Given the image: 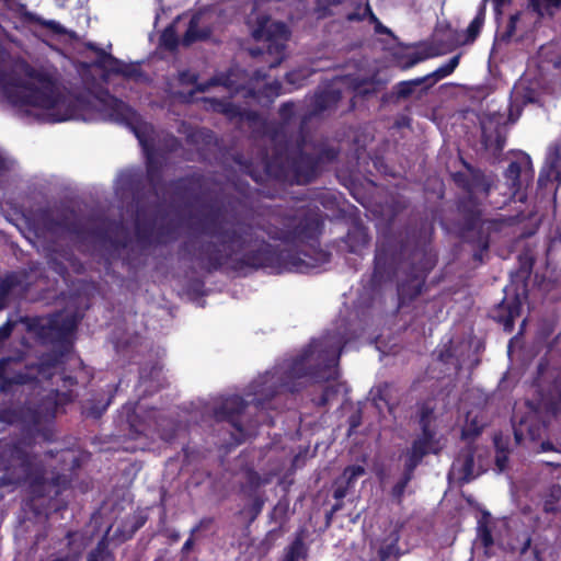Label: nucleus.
I'll return each instance as SVG.
<instances>
[{
  "label": "nucleus",
  "mask_w": 561,
  "mask_h": 561,
  "mask_svg": "<svg viewBox=\"0 0 561 561\" xmlns=\"http://www.w3.org/2000/svg\"><path fill=\"white\" fill-rule=\"evenodd\" d=\"M101 102L108 118L128 125L138 139L147 159L149 188L145 192L140 172H122L115 185V195L121 203L119 219L93 216L59 219L45 213L42 221L48 232L69 234L81 251L99 252L108 264L117 259L130 261L128 247L131 238L124 222L128 218L134 221L136 243L141 251L174 242L187 230L191 237L182 248L207 271L219 268L243 251L247 252L238 262L240 270L262 267L277 274L309 273L330 261L331 253L314 249L322 226L316 217H302L291 229L283 232L286 243H307L313 254L305 250H272L259 236L253 224V210L245 196L225 194L205 199L185 217L179 207L197 202L202 188L199 178H181L165 187L147 134L149 127L135 124L136 112L122 100L106 93Z\"/></svg>",
  "instance_id": "obj_1"
},
{
  "label": "nucleus",
  "mask_w": 561,
  "mask_h": 561,
  "mask_svg": "<svg viewBox=\"0 0 561 561\" xmlns=\"http://www.w3.org/2000/svg\"><path fill=\"white\" fill-rule=\"evenodd\" d=\"M348 337L340 330L328 332L310 344L293 360L277 366L273 371H266L251 385L253 398L245 401L239 396H229L218 400L211 408L217 422H227L233 428L231 433L234 445L245 442L249 433L243 425L244 410L253 404L256 409H265L272 398L284 388L290 392L299 391L305 381L328 383L317 401L327 405L341 392L343 385L336 382L339 376V359Z\"/></svg>",
  "instance_id": "obj_2"
},
{
  "label": "nucleus",
  "mask_w": 561,
  "mask_h": 561,
  "mask_svg": "<svg viewBox=\"0 0 561 561\" xmlns=\"http://www.w3.org/2000/svg\"><path fill=\"white\" fill-rule=\"evenodd\" d=\"M433 230L427 221H421L408 227L400 242L386 237L377 244L371 280L380 285L402 274L398 283L400 305H408L422 294L427 274L436 264L431 247Z\"/></svg>",
  "instance_id": "obj_3"
},
{
  "label": "nucleus",
  "mask_w": 561,
  "mask_h": 561,
  "mask_svg": "<svg viewBox=\"0 0 561 561\" xmlns=\"http://www.w3.org/2000/svg\"><path fill=\"white\" fill-rule=\"evenodd\" d=\"M463 170L451 173V180L465 194L456 199L458 214V231L460 238L477 250L472 257L482 263L483 253L490 248V237L501 229L502 222L495 219L483 218V202L495 185V175L486 173L460 158Z\"/></svg>",
  "instance_id": "obj_4"
},
{
  "label": "nucleus",
  "mask_w": 561,
  "mask_h": 561,
  "mask_svg": "<svg viewBox=\"0 0 561 561\" xmlns=\"http://www.w3.org/2000/svg\"><path fill=\"white\" fill-rule=\"evenodd\" d=\"M23 75L0 67V89L10 103L31 106L27 111L37 121L58 123L72 117L70 101L57 81L46 72L25 64Z\"/></svg>",
  "instance_id": "obj_5"
},
{
  "label": "nucleus",
  "mask_w": 561,
  "mask_h": 561,
  "mask_svg": "<svg viewBox=\"0 0 561 561\" xmlns=\"http://www.w3.org/2000/svg\"><path fill=\"white\" fill-rule=\"evenodd\" d=\"M265 141L267 148L263 161L266 173L276 178L291 173L297 183H310L318 175L319 159L304 150L305 139L301 135L293 141L282 125L268 130Z\"/></svg>",
  "instance_id": "obj_6"
},
{
  "label": "nucleus",
  "mask_w": 561,
  "mask_h": 561,
  "mask_svg": "<svg viewBox=\"0 0 561 561\" xmlns=\"http://www.w3.org/2000/svg\"><path fill=\"white\" fill-rule=\"evenodd\" d=\"M41 462L33 453L31 437L0 440V470L4 476L3 484H21L27 482L41 471Z\"/></svg>",
  "instance_id": "obj_7"
},
{
  "label": "nucleus",
  "mask_w": 561,
  "mask_h": 561,
  "mask_svg": "<svg viewBox=\"0 0 561 561\" xmlns=\"http://www.w3.org/2000/svg\"><path fill=\"white\" fill-rule=\"evenodd\" d=\"M288 36L289 32L285 23L262 18L252 31V37L259 45L249 48V54L254 58L262 57L270 69L276 68L286 57Z\"/></svg>",
  "instance_id": "obj_8"
},
{
  "label": "nucleus",
  "mask_w": 561,
  "mask_h": 561,
  "mask_svg": "<svg viewBox=\"0 0 561 561\" xmlns=\"http://www.w3.org/2000/svg\"><path fill=\"white\" fill-rule=\"evenodd\" d=\"M527 414L520 420H527L525 430L530 442H536L542 437L551 417L561 413V379L557 380L553 390L543 394L538 392V397L527 400Z\"/></svg>",
  "instance_id": "obj_9"
},
{
  "label": "nucleus",
  "mask_w": 561,
  "mask_h": 561,
  "mask_svg": "<svg viewBox=\"0 0 561 561\" xmlns=\"http://www.w3.org/2000/svg\"><path fill=\"white\" fill-rule=\"evenodd\" d=\"M488 450L472 442H468L456 455L448 471L449 482L456 480L458 485H465L485 472L483 461Z\"/></svg>",
  "instance_id": "obj_10"
},
{
  "label": "nucleus",
  "mask_w": 561,
  "mask_h": 561,
  "mask_svg": "<svg viewBox=\"0 0 561 561\" xmlns=\"http://www.w3.org/2000/svg\"><path fill=\"white\" fill-rule=\"evenodd\" d=\"M30 499L25 501L24 508L41 516L45 514L49 500L58 496L67 483V477L57 474L51 479L43 476L42 470L30 480Z\"/></svg>",
  "instance_id": "obj_11"
},
{
  "label": "nucleus",
  "mask_w": 561,
  "mask_h": 561,
  "mask_svg": "<svg viewBox=\"0 0 561 561\" xmlns=\"http://www.w3.org/2000/svg\"><path fill=\"white\" fill-rule=\"evenodd\" d=\"M518 116L519 110L515 115L512 108L507 118L497 112L484 115L480 119L481 144L484 150L491 152L494 157L499 156L506 142L508 123H514Z\"/></svg>",
  "instance_id": "obj_12"
},
{
  "label": "nucleus",
  "mask_w": 561,
  "mask_h": 561,
  "mask_svg": "<svg viewBox=\"0 0 561 561\" xmlns=\"http://www.w3.org/2000/svg\"><path fill=\"white\" fill-rule=\"evenodd\" d=\"M19 322L25 324L27 332L35 333L39 339L47 340L57 336H66L77 328L73 317L60 318L58 314L49 317H21Z\"/></svg>",
  "instance_id": "obj_13"
},
{
  "label": "nucleus",
  "mask_w": 561,
  "mask_h": 561,
  "mask_svg": "<svg viewBox=\"0 0 561 561\" xmlns=\"http://www.w3.org/2000/svg\"><path fill=\"white\" fill-rule=\"evenodd\" d=\"M526 298V285L515 288L513 293L506 288L504 298L490 311V318L502 324L505 332L511 333L514 330L515 319L520 316Z\"/></svg>",
  "instance_id": "obj_14"
},
{
  "label": "nucleus",
  "mask_w": 561,
  "mask_h": 561,
  "mask_svg": "<svg viewBox=\"0 0 561 561\" xmlns=\"http://www.w3.org/2000/svg\"><path fill=\"white\" fill-rule=\"evenodd\" d=\"M421 434H419L408 447L402 456H409L420 462L430 455L438 456L446 447L447 439L443 435H438L433 424L420 425Z\"/></svg>",
  "instance_id": "obj_15"
},
{
  "label": "nucleus",
  "mask_w": 561,
  "mask_h": 561,
  "mask_svg": "<svg viewBox=\"0 0 561 561\" xmlns=\"http://www.w3.org/2000/svg\"><path fill=\"white\" fill-rule=\"evenodd\" d=\"M88 47L96 53L95 65L104 71L125 79L140 81L145 78V73L138 64H126L103 49L98 48L94 44L89 43Z\"/></svg>",
  "instance_id": "obj_16"
},
{
  "label": "nucleus",
  "mask_w": 561,
  "mask_h": 561,
  "mask_svg": "<svg viewBox=\"0 0 561 561\" xmlns=\"http://www.w3.org/2000/svg\"><path fill=\"white\" fill-rule=\"evenodd\" d=\"M342 99V91L335 84H332L317 93L311 100V108L301 117L300 129L314 116L334 108Z\"/></svg>",
  "instance_id": "obj_17"
},
{
  "label": "nucleus",
  "mask_w": 561,
  "mask_h": 561,
  "mask_svg": "<svg viewBox=\"0 0 561 561\" xmlns=\"http://www.w3.org/2000/svg\"><path fill=\"white\" fill-rule=\"evenodd\" d=\"M27 288L25 275L18 272L0 276V311L9 306L15 294L24 293Z\"/></svg>",
  "instance_id": "obj_18"
},
{
  "label": "nucleus",
  "mask_w": 561,
  "mask_h": 561,
  "mask_svg": "<svg viewBox=\"0 0 561 561\" xmlns=\"http://www.w3.org/2000/svg\"><path fill=\"white\" fill-rule=\"evenodd\" d=\"M48 265L51 271L64 278L68 275V265L72 267L76 273L83 271L82 263L70 250H62L61 252L54 251L48 259Z\"/></svg>",
  "instance_id": "obj_19"
},
{
  "label": "nucleus",
  "mask_w": 561,
  "mask_h": 561,
  "mask_svg": "<svg viewBox=\"0 0 561 561\" xmlns=\"http://www.w3.org/2000/svg\"><path fill=\"white\" fill-rule=\"evenodd\" d=\"M556 181L561 184V144H556L546 158V168L539 175L538 184L546 185L548 182Z\"/></svg>",
  "instance_id": "obj_20"
},
{
  "label": "nucleus",
  "mask_w": 561,
  "mask_h": 561,
  "mask_svg": "<svg viewBox=\"0 0 561 561\" xmlns=\"http://www.w3.org/2000/svg\"><path fill=\"white\" fill-rule=\"evenodd\" d=\"M341 82L350 90L363 98L376 94L387 81L378 78L376 75L369 78H344Z\"/></svg>",
  "instance_id": "obj_21"
},
{
  "label": "nucleus",
  "mask_w": 561,
  "mask_h": 561,
  "mask_svg": "<svg viewBox=\"0 0 561 561\" xmlns=\"http://www.w3.org/2000/svg\"><path fill=\"white\" fill-rule=\"evenodd\" d=\"M266 483L267 480L263 479L257 471L249 468L244 471L243 480L240 483V492L248 500L266 497L265 493L261 491V488Z\"/></svg>",
  "instance_id": "obj_22"
},
{
  "label": "nucleus",
  "mask_w": 561,
  "mask_h": 561,
  "mask_svg": "<svg viewBox=\"0 0 561 561\" xmlns=\"http://www.w3.org/2000/svg\"><path fill=\"white\" fill-rule=\"evenodd\" d=\"M401 458L404 459L403 471L398 482L391 489V496L398 504H401L405 489L414 478L415 469L422 463L409 456L401 455Z\"/></svg>",
  "instance_id": "obj_23"
},
{
  "label": "nucleus",
  "mask_w": 561,
  "mask_h": 561,
  "mask_svg": "<svg viewBox=\"0 0 561 561\" xmlns=\"http://www.w3.org/2000/svg\"><path fill=\"white\" fill-rule=\"evenodd\" d=\"M202 16L196 13L191 18L187 28L181 39L183 47H190L194 43L204 42L211 36V30L208 26L199 27Z\"/></svg>",
  "instance_id": "obj_24"
},
{
  "label": "nucleus",
  "mask_w": 561,
  "mask_h": 561,
  "mask_svg": "<svg viewBox=\"0 0 561 561\" xmlns=\"http://www.w3.org/2000/svg\"><path fill=\"white\" fill-rule=\"evenodd\" d=\"M227 89L239 92L241 90H251L250 84L252 83V75L249 70L243 69L239 66H231L227 71L224 72Z\"/></svg>",
  "instance_id": "obj_25"
},
{
  "label": "nucleus",
  "mask_w": 561,
  "mask_h": 561,
  "mask_svg": "<svg viewBox=\"0 0 561 561\" xmlns=\"http://www.w3.org/2000/svg\"><path fill=\"white\" fill-rule=\"evenodd\" d=\"M460 60V55H456L449 59V61L442 67L437 68L435 71L424 76L423 78L426 79V84L423 88L420 89V91L416 94V99L421 100L424 95L427 94L431 87H433L438 80L449 76L454 72V70L457 68Z\"/></svg>",
  "instance_id": "obj_26"
},
{
  "label": "nucleus",
  "mask_w": 561,
  "mask_h": 561,
  "mask_svg": "<svg viewBox=\"0 0 561 561\" xmlns=\"http://www.w3.org/2000/svg\"><path fill=\"white\" fill-rule=\"evenodd\" d=\"M393 386L388 382H383L371 389V400L374 405L381 411V407L379 402H383L389 413H393L396 408L399 404L398 398L393 396Z\"/></svg>",
  "instance_id": "obj_27"
},
{
  "label": "nucleus",
  "mask_w": 561,
  "mask_h": 561,
  "mask_svg": "<svg viewBox=\"0 0 561 561\" xmlns=\"http://www.w3.org/2000/svg\"><path fill=\"white\" fill-rule=\"evenodd\" d=\"M370 237L367 228L359 222H355L346 234L345 242L348 247L350 252L359 253V251L367 247Z\"/></svg>",
  "instance_id": "obj_28"
},
{
  "label": "nucleus",
  "mask_w": 561,
  "mask_h": 561,
  "mask_svg": "<svg viewBox=\"0 0 561 561\" xmlns=\"http://www.w3.org/2000/svg\"><path fill=\"white\" fill-rule=\"evenodd\" d=\"M154 428L162 440L170 443L176 437L180 424L173 419L160 414L154 420Z\"/></svg>",
  "instance_id": "obj_29"
},
{
  "label": "nucleus",
  "mask_w": 561,
  "mask_h": 561,
  "mask_svg": "<svg viewBox=\"0 0 561 561\" xmlns=\"http://www.w3.org/2000/svg\"><path fill=\"white\" fill-rule=\"evenodd\" d=\"M469 347L467 343H459L454 345L453 342H449V345L442 350L438 354V360L444 364L454 365L455 369L459 371L463 364L461 348Z\"/></svg>",
  "instance_id": "obj_30"
},
{
  "label": "nucleus",
  "mask_w": 561,
  "mask_h": 561,
  "mask_svg": "<svg viewBox=\"0 0 561 561\" xmlns=\"http://www.w3.org/2000/svg\"><path fill=\"white\" fill-rule=\"evenodd\" d=\"M265 502L266 497L252 499L238 511L237 516L244 519L245 528H249L256 520L263 511Z\"/></svg>",
  "instance_id": "obj_31"
},
{
  "label": "nucleus",
  "mask_w": 561,
  "mask_h": 561,
  "mask_svg": "<svg viewBox=\"0 0 561 561\" xmlns=\"http://www.w3.org/2000/svg\"><path fill=\"white\" fill-rule=\"evenodd\" d=\"M400 534L398 530H392L385 542L378 549V561H387L391 557H400L401 550L399 547Z\"/></svg>",
  "instance_id": "obj_32"
},
{
  "label": "nucleus",
  "mask_w": 561,
  "mask_h": 561,
  "mask_svg": "<svg viewBox=\"0 0 561 561\" xmlns=\"http://www.w3.org/2000/svg\"><path fill=\"white\" fill-rule=\"evenodd\" d=\"M426 84V79L423 77L415 78L412 80L407 81H400L396 85H393L396 98L398 99V102L408 100L412 94L415 92V89L417 87L423 88Z\"/></svg>",
  "instance_id": "obj_33"
},
{
  "label": "nucleus",
  "mask_w": 561,
  "mask_h": 561,
  "mask_svg": "<svg viewBox=\"0 0 561 561\" xmlns=\"http://www.w3.org/2000/svg\"><path fill=\"white\" fill-rule=\"evenodd\" d=\"M484 424L479 421L478 416H471L469 412L466 416V423L461 428V439L474 443V439L481 435Z\"/></svg>",
  "instance_id": "obj_34"
},
{
  "label": "nucleus",
  "mask_w": 561,
  "mask_h": 561,
  "mask_svg": "<svg viewBox=\"0 0 561 561\" xmlns=\"http://www.w3.org/2000/svg\"><path fill=\"white\" fill-rule=\"evenodd\" d=\"M485 4L486 3L482 1L476 18L469 24L466 31V39L463 42L465 44L473 43L479 36L485 19Z\"/></svg>",
  "instance_id": "obj_35"
},
{
  "label": "nucleus",
  "mask_w": 561,
  "mask_h": 561,
  "mask_svg": "<svg viewBox=\"0 0 561 561\" xmlns=\"http://www.w3.org/2000/svg\"><path fill=\"white\" fill-rule=\"evenodd\" d=\"M307 557V547L304 542V536L297 535L295 540L287 548L283 561H299Z\"/></svg>",
  "instance_id": "obj_36"
},
{
  "label": "nucleus",
  "mask_w": 561,
  "mask_h": 561,
  "mask_svg": "<svg viewBox=\"0 0 561 561\" xmlns=\"http://www.w3.org/2000/svg\"><path fill=\"white\" fill-rule=\"evenodd\" d=\"M529 4L538 15L553 16L561 7V0H529Z\"/></svg>",
  "instance_id": "obj_37"
},
{
  "label": "nucleus",
  "mask_w": 561,
  "mask_h": 561,
  "mask_svg": "<svg viewBox=\"0 0 561 561\" xmlns=\"http://www.w3.org/2000/svg\"><path fill=\"white\" fill-rule=\"evenodd\" d=\"M520 165L518 162L513 161L508 164L505 170L506 184L510 187L513 195H515L522 187L520 183Z\"/></svg>",
  "instance_id": "obj_38"
},
{
  "label": "nucleus",
  "mask_w": 561,
  "mask_h": 561,
  "mask_svg": "<svg viewBox=\"0 0 561 561\" xmlns=\"http://www.w3.org/2000/svg\"><path fill=\"white\" fill-rule=\"evenodd\" d=\"M111 558H113V554L108 548V541L104 536L88 553L87 561H106Z\"/></svg>",
  "instance_id": "obj_39"
},
{
  "label": "nucleus",
  "mask_w": 561,
  "mask_h": 561,
  "mask_svg": "<svg viewBox=\"0 0 561 561\" xmlns=\"http://www.w3.org/2000/svg\"><path fill=\"white\" fill-rule=\"evenodd\" d=\"M561 500V485L552 484L543 502V511L548 514H556L559 508L557 503Z\"/></svg>",
  "instance_id": "obj_40"
},
{
  "label": "nucleus",
  "mask_w": 561,
  "mask_h": 561,
  "mask_svg": "<svg viewBox=\"0 0 561 561\" xmlns=\"http://www.w3.org/2000/svg\"><path fill=\"white\" fill-rule=\"evenodd\" d=\"M477 537L481 545L483 546V548H485V556H489L488 550L494 545L491 525H483L482 523H477Z\"/></svg>",
  "instance_id": "obj_41"
},
{
  "label": "nucleus",
  "mask_w": 561,
  "mask_h": 561,
  "mask_svg": "<svg viewBox=\"0 0 561 561\" xmlns=\"http://www.w3.org/2000/svg\"><path fill=\"white\" fill-rule=\"evenodd\" d=\"M160 44L169 50H174L178 47L179 38L173 24L164 28L160 36Z\"/></svg>",
  "instance_id": "obj_42"
},
{
  "label": "nucleus",
  "mask_w": 561,
  "mask_h": 561,
  "mask_svg": "<svg viewBox=\"0 0 561 561\" xmlns=\"http://www.w3.org/2000/svg\"><path fill=\"white\" fill-rule=\"evenodd\" d=\"M365 473V469L364 467L359 466V465H354V466H348L344 469L342 476H341V480L347 484L348 486H351L353 484V482L360 476H363Z\"/></svg>",
  "instance_id": "obj_43"
},
{
  "label": "nucleus",
  "mask_w": 561,
  "mask_h": 561,
  "mask_svg": "<svg viewBox=\"0 0 561 561\" xmlns=\"http://www.w3.org/2000/svg\"><path fill=\"white\" fill-rule=\"evenodd\" d=\"M435 420L434 408L423 403L419 409V425L433 424Z\"/></svg>",
  "instance_id": "obj_44"
},
{
  "label": "nucleus",
  "mask_w": 561,
  "mask_h": 561,
  "mask_svg": "<svg viewBox=\"0 0 561 561\" xmlns=\"http://www.w3.org/2000/svg\"><path fill=\"white\" fill-rule=\"evenodd\" d=\"M278 114L284 123V125L288 124L295 114V103L294 102H285L280 105Z\"/></svg>",
  "instance_id": "obj_45"
},
{
  "label": "nucleus",
  "mask_w": 561,
  "mask_h": 561,
  "mask_svg": "<svg viewBox=\"0 0 561 561\" xmlns=\"http://www.w3.org/2000/svg\"><path fill=\"white\" fill-rule=\"evenodd\" d=\"M234 160L240 165V169L243 173L250 175L256 183H260L262 181V175L253 170L252 163L243 162L241 160V157H236Z\"/></svg>",
  "instance_id": "obj_46"
},
{
  "label": "nucleus",
  "mask_w": 561,
  "mask_h": 561,
  "mask_svg": "<svg viewBox=\"0 0 561 561\" xmlns=\"http://www.w3.org/2000/svg\"><path fill=\"white\" fill-rule=\"evenodd\" d=\"M317 159H319V165L323 162H331L336 159L337 151L334 148H324L314 152Z\"/></svg>",
  "instance_id": "obj_47"
},
{
  "label": "nucleus",
  "mask_w": 561,
  "mask_h": 561,
  "mask_svg": "<svg viewBox=\"0 0 561 561\" xmlns=\"http://www.w3.org/2000/svg\"><path fill=\"white\" fill-rule=\"evenodd\" d=\"M525 425H527V420H520L518 424L513 425V434L516 445H522L525 440Z\"/></svg>",
  "instance_id": "obj_48"
},
{
  "label": "nucleus",
  "mask_w": 561,
  "mask_h": 561,
  "mask_svg": "<svg viewBox=\"0 0 561 561\" xmlns=\"http://www.w3.org/2000/svg\"><path fill=\"white\" fill-rule=\"evenodd\" d=\"M425 56H423L421 53H412L407 55L405 60L402 62L401 68L402 69H409L420 61L424 60Z\"/></svg>",
  "instance_id": "obj_49"
},
{
  "label": "nucleus",
  "mask_w": 561,
  "mask_h": 561,
  "mask_svg": "<svg viewBox=\"0 0 561 561\" xmlns=\"http://www.w3.org/2000/svg\"><path fill=\"white\" fill-rule=\"evenodd\" d=\"M335 484L336 488L333 491V497L336 501H341L346 496L350 486L345 484L341 479L336 480Z\"/></svg>",
  "instance_id": "obj_50"
},
{
  "label": "nucleus",
  "mask_w": 561,
  "mask_h": 561,
  "mask_svg": "<svg viewBox=\"0 0 561 561\" xmlns=\"http://www.w3.org/2000/svg\"><path fill=\"white\" fill-rule=\"evenodd\" d=\"M369 21L375 25V33L390 36L393 35L392 31L389 27L382 25V23L378 20V18L375 14H371V19Z\"/></svg>",
  "instance_id": "obj_51"
},
{
  "label": "nucleus",
  "mask_w": 561,
  "mask_h": 561,
  "mask_svg": "<svg viewBox=\"0 0 561 561\" xmlns=\"http://www.w3.org/2000/svg\"><path fill=\"white\" fill-rule=\"evenodd\" d=\"M317 1V12L327 14L330 7L337 5L341 3V0H316Z\"/></svg>",
  "instance_id": "obj_52"
},
{
  "label": "nucleus",
  "mask_w": 561,
  "mask_h": 561,
  "mask_svg": "<svg viewBox=\"0 0 561 561\" xmlns=\"http://www.w3.org/2000/svg\"><path fill=\"white\" fill-rule=\"evenodd\" d=\"M507 462H508V451H506V453H502V451L496 453L495 466L497 467L500 472H503L506 469Z\"/></svg>",
  "instance_id": "obj_53"
},
{
  "label": "nucleus",
  "mask_w": 561,
  "mask_h": 561,
  "mask_svg": "<svg viewBox=\"0 0 561 561\" xmlns=\"http://www.w3.org/2000/svg\"><path fill=\"white\" fill-rule=\"evenodd\" d=\"M15 325V322L8 320L3 325L0 327V342L7 340Z\"/></svg>",
  "instance_id": "obj_54"
},
{
  "label": "nucleus",
  "mask_w": 561,
  "mask_h": 561,
  "mask_svg": "<svg viewBox=\"0 0 561 561\" xmlns=\"http://www.w3.org/2000/svg\"><path fill=\"white\" fill-rule=\"evenodd\" d=\"M213 524V518L210 517H205V518H202L190 531V535L191 536H194L195 534H197L198 531L203 530V529H208V527Z\"/></svg>",
  "instance_id": "obj_55"
},
{
  "label": "nucleus",
  "mask_w": 561,
  "mask_h": 561,
  "mask_svg": "<svg viewBox=\"0 0 561 561\" xmlns=\"http://www.w3.org/2000/svg\"><path fill=\"white\" fill-rule=\"evenodd\" d=\"M207 83H208L209 89L213 87H218V85H222V87L227 88L224 72L216 73L215 76H213L210 79L207 80Z\"/></svg>",
  "instance_id": "obj_56"
},
{
  "label": "nucleus",
  "mask_w": 561,
  "mask_h": 561,
  "mask_svg": "<svg viewBox=\"0 0 561 561\" xmlns=\"http://www.w3.org/2000/svg\"><path fill=\"white\" fill-rule=\"evenodd\" d=\"M198 80L197 73H192L190 71H183L180 73V81L183 84H195Z\"/></svg>",
  "instance_id": "obj_57"
},
{
  "label": "nucleus",
  "mask_w": 561,
  "mask_h": 561,
  "mask_svg": "<svg viewBox=\"0 0 561 561\" xmlns=\"http://www.w3.org/2000/svg\"><path fill=\"white\" fill-rule=\"evenodd\" d=\"M222 114H225L229 118H234L241 116V110L238 105L229 102V104L226 105V110H222Z\"/></svg>",
  "instance_id": "obj_58"
},
{
  "label": "nucleus",
  "mask_w": 561,
  "mask_h": 561,
  "mask_svg": "<svg viewBox=\"0 0 561 561\" xmlns=\"http://www.w3.org/2000/svg\"><path fill=\"white\" fill-rule=\"evenodd\" d=\"M204 101L209 102L211 104L214 111H216L218 113H222V110H226V105L229 104V102H225V101L217 100V99L205 98Z\"/></svg>",
  "instance_id": "obj_59"
},
{
  "label": "nucleus",
  "mask_w": 561,
  "mask_h": 561,
  "mask_svg": "<svg viewBox=\"0 0 561 561\" xmlns=\"http://www.w3.org/2000/svg\"><path fill=\"white\" fill-rule=\"evenodd\" d=\"M285 80L289 84L300 85L301 76L299 72L290 71L286 73Z\"/></svg>",
  "instance_id": "obj_60"
},
{
  "label": "nucleus",
  "mask_w": 561,
  "mask_h": 561,
  "mask_svg": "<svg viewBox=\"0 0 561 561\" xmlns=\"http://www.w3.org/2000/svg\"><path fill=\"white\" fill-rule=\"evenodd\" d=\"M382 104H399L398 99L396 98L394 89L392 88L390 92L385 93L381 96Z\"/></svg>",
  "instance_id": "obj_61"
},
{
  "label": "nucleus",
  "mask_w": 561,
  "mask_h": 561,
  "mask_svg": "<svg viewBox=\"0 0 561 561\" xmlns=\"http://www.w3.org/2000/svg\"><path fill=\"white\" fill-rule=\"evenodd\" d=\"M494 446H495L496 453H500V451L506 453V451H508L507 442H504L502 436H495L494 437Z\"/></svg>",
  "instance_id": "obj_62"
},
{
  "label": "nucleus",
  "mask_w": 561,
  "mask_h": 561,
  "mask_svg": "<svg viewBox=\"0 0 561 561\" xmlns=\"http://www.w3.org/2000/svg\"><path fill=\"white\" fill-rule=\"evenodd\" d=\"M209 90L207 81L198 83H195V88L188 93L190 96H193L195 93H205Z\"/></svg>",
  "instance_id": "obj_63"
},
{
  "label": "nucleus",
  "mask_w": 561,
  "mask_h": 561,
  "mask_svg": "<svg viewBox=\"0 0 561 561\" xmlns=\"http://www.w3.org/2000/svg\"><path fill=\"white\" fill-rule=\"evenodd\" d=\"M360 414L359 412L358 413H355V414H352L348 419V422H350V432L354 431L356 427H358L360 425Z\"/></svg>",
  "instance_id": "obj_64"
}]
</instances>
